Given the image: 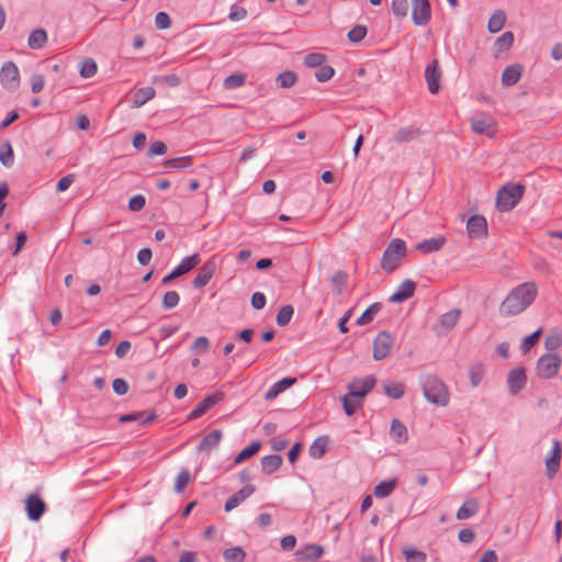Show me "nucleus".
Returning a JSON list of instances; mask_svg holds the SVG:
<instances>
[{
    "mask_svg": "<svg viewBox=\"0 0 562 562\" xmlns=\"http://www.w3.org/2000/svg\"><path fill=\"white\" fill-rule=\"evenodd\" d=\"M537 293L538 288L533 282H526L516 286L501 303L499 314L509 317L522 313L532 304Z\"/></svg>",
    "mask_w": 562,
    "mask_h": 562,
    "instance_id": "f257e3e1",
    "label": "nucleus"
},
{
    "mask_svg": "<svg viewBox=\"0 0 562 562\" xmlns=\"http://www.w3.org/2000/svg\"><path fill=\"white\" fill-rule=\"evenodd\" d=\"M423 394L426 400L438 406H447L450 395L446 384L435 375L426 374L419 378Z\"/></svg>",
    "mask_w": 562,
    "mask_h": 562,
    "instance_id": "f03ea898",
    "label": "nucleus"
},
{
    "mask_svg": "<svg viewBox=\"0 0 562 562\" xmlns=\"http://www.w3.org/2000/svg\"><path fill=\"white\" fill-rule=\"evenodd\" d=\"M406 255V244L404 240L396 238L393 239L385 248L381 267L386 272H393L401 263V260Z\"/></svg>",
    "mask_w": 562,
    "mask_h": 562,
    "instance_id": "7ed1b4c3",
    "label": "nucleus"
},
{
    "mask_svg": "<svg viewBox=\"0 0 562 562\" xmlns=\"http://www.w3.org/2000/svg\"><path fill=\"white\" fill-rule=\"evenodd\" d=\"M524 191L525 187L521 184L504 186L496 198L497 209L502 212L513 210L522 198Z\"/></svg>",
    "mask_w": 562,
    "mask_h": 562,
    "instance_id": "20e7f679",
    "label": "nucleus"
},
{
    "mask_svg": "<svg viewBox=\"0 0 562 562\" xmlns=\"http://www.w3.org/2000/svg\"><path fill=\"white\" fill-rule=\"evenodd\" d=\"M561 366V358L555 353H547L540 357L537 363V374L542 379L553 378Z\"/></svg>",
    "mask_w": 562,
    "mask_h": 562,
    "instance_id": "39448f33",
    "label": "nucleus"
},
{
    "mask_svg": "<svg viewBox=\"0 0 562 562\" xmlns=\"http://www.w3.org/2000/svg\"><path fill=\"white\" fill-rule=\"evenodd\" d=\"M0 83L7 90H15L20 85V71L13 61H5L0 69Z\"/></svg>",
    "mask_w": 562,
    "mask_h": 562,
    "instance_id": "423d86ee",
    "label": "nucleus"
},
{
    "mask_svg": "<svg viewBox=\"0 0 562 562\" xmlns=\"http://www.w3.org/2000/svg\"><path fill=\"white\" fill-rule=\"evenodd\" d=\"M471 128L474 133L494 137L496 134V122L493 117L486 114H479L471 119Z\"/></svg>",
    "mask_w": 562,
    "mask_h": 562,
    "instance_id": "0eeeda50",
    "label": "nucleus"
},
{
    "mask_svg": "<svg viewBox=\"0 0 562 562\" xmlns=\"http://www.w3.org/2000/svg\"><path fill=\"white\" fill-rule=\"evenodd\" d=\"M412 20L415 25L424 26L431 18V7L429 0H411Z\"/></svg>",
    "mask_w": 562,
    "mask_h": 562,
    "instance_id": "6e6552de",
    "label": "nucleus"
},
{
    "mask_svg": "<svg viewBox=\"0 0 562 562\" xmlns=\"http://www.w3.org/2000/svg\"><path fill=\"white\" fill-rule=\"evenodd\" d=\"M375 382H376V380L373 375H367L363 378H355L347 385L348 393H351L355 396H358V397L364 400V397L368 395V393L374 387Z\"/></svg>",
    "mask_w": 562,
    "mask_h": 562,
    "instance_id": "1a4fd4ad",
    "label": "nucleus"
},
{
    "mask_svg": "<svg viewBox=\"0 0 562 562\" xmlns=\"http://www.w3.org/2000/svg\"><path fill=\"white\" fill-rule=\"evenodd\" d=\"M201 261V257L199 254H193L191 256L184 257L180 263L172 269V271L162 278V283L166 284L170 282L172 279L181 277L189 271H191L194 267H196Z\"/></svg>",
    "mask_w": 562,
    "mask_h": 562,
    "instance_id": "9d476101",
    "label": "nucleus"
},
{
    "mask_svg": "<svg viewBox=\"0 0 562 562\" xmlns=\"http://www.w3.org/2000/svg\"><path fill=\"white\" fill-rule=\"evenodd\" d=\"M216 271V262L214 258L207 259L198 270L192 284L196 289L204 288L213 278Z\"/></svg>",
    "mask_w": 562,
    "mask_h": 562,
    "instance_id": "9b49d317",
    "label": "nucleus"
},
{
    "mask_svg": "<svg viewBox=\"0 0 562 562\" xmlns=\"http://www.w3.org/2000/svg\"><path fill=\"white\" fill-rule=\"evenodd\" d=\"M393 347V338L390 334L382 331L373 341V358L375 360H382L386 358Z\"/></svg>",
    "mask_w": 562,
    "mask_h": 562,
    "instance_id": "f8f14e48",
    "label": "nucleus"
},
{
    "mask_svg": "<svg viewBox=\"0 0 562 562\" xmlns=\"http://www.w3.org/2000/svg\"><path fill=\"white\" fill-rule=\"evenodd\" d=\"M562 456V446L559 440H554L551 450L546 457V470L548 477H553L560 468Z\"/></svg>",
    "mask_w": 562,
    "mask_h": 562,
    "instance_id": "ddd939ff",
    "label": "nucleus"
},
{
    "mask_svg": "<svg viewBox=\"0 0 562 562\" xmlns=\"http://www.w3.org/2000/svg\"><path fill=\"white\" fill-rule=\"evenodd\" d=\"M324 554V549L321 544H304L300 547L295 553V560L297 562H313L319 559Z\"/></svg>",
    "mask_w": 562,
    "mask_h": 562,
    "instance_id": "4468645a",
    "label": "nucleus"
},
{
    "mask_svg": "<svg viewBox=\"0 0 562 562\" xmlns=\"http://www.w3.org/2000/svg\"><path fill=\"white\" fill-rule=\"evenodd\" d=\"M46 505L36 494H31L25 502V509L30 520L37 521L43 516Z\"/></svg>",
    "mask_w": 562,
    "mask_h": 562,
    "instance_id": "2eb2a0df",
    "label": "nucleus"
},
{
    "mask_svg": "<svg viewBox=\"0 0 562 562\" xmlns=\"http://www.w3.org/2000/svg\"><path fill=\"white\" fill-rule=\"evenodd\" d=\"M467 232L472 238H482L487 235V222L482 215H472L467 222Z\"/></svg>",
    "mask_w": 562,
    "mask_h": 562,
    "instance_id": "dca6fc26",
    "label": "nucleus"
},
{
    "mask_svg": "<svg viewBox=\"0 0 562 562\" xmlns=\"http://www.w3.org/2000/svg\"><path fill=\"white\" fill-rule=\"evenodd\" d=\"M425 78L427 81L428 90L435 94L440 89L441 71L438 60H432L425 69Z\"/></svg>",
    "mask_w": 562,
    "mask_h": 562,
    "instance_id": "f3484780",
    "label": "nucleus"
},
{
    "mask_svg": "<svg viewBox=\"0 0 562 562\" xmlns=\"http://www.w3.org/2000/svg\"><path fill=\"white\" fill-rule=\"evenodd\" d=\"M223 395L220 392L212 393L204 397L189 414L188 419H196L201 417L209 408L217 404L222 400Z\"/></svg>",
    "mask_w": 562,
    "mask_h": 562,
    "instance_id": "a211bd4d",
    "label": "nucleus"
},
{
    "mask_svg": "<svg viewBox=\"0 0 562 562\" xmlns=\"http://www.w3.org/2000/svg\"><path fill=\"white\" fill-rule=\"evenodd\" d=\"M526 372L524 368L513 369L507 376V384L512 394H517L526 384Z\"/></svg>",
    "mask_w": 562,
    "mask_h": 562,
    "instance_id": "6ab92c4d",
    "label": "nucleus"
},
{
    "mask_svg": "<svg viewBox=\"0 0 562 562\" xmlns=\"http://www.w3.org/2000/svg\"><path fill=\"white\" fill-rule=\"evenodd\" d=\"M416 284L411 280L403 281L397 290L390 296V302L401 303L411 299L415 293Z\"/></svg>",
    "mask_w": 562,
    "mask_h": 562,
    "instance_id": "aec40b11",
    "label": "nucleus"
},
{
    "mask_svg": "<svg viewBox=\"0 0 562 562\" xmlns=\"http://www.w3.org/2000/svg\"><path fill=\"white\" fill-rule=\"evenodd\" d=\"M446 244L445 236L425 239L415 246V249L422 254H432L439 251Z\"/></svg>",
    "mask_w": 562,
    "mask_h": 562,
    "instance_id": "412c9836",
    "label": "nucleus"
},
{
    "mask_svg": "<svg viewBox=\"0 0 562 562\" xmlns=\"http://www.w3.org/2000/svg\"><path fill=\"white\" fill-rule=\"evenodd\" d=\"M255 492L254 486L246 485L237 493L233 494L225 503L224 509L225 512H231L236 508L241 502L248 498Z\"/></svg>",
    "mask_w": 562,
    "mask_h": 562,
    "instance_id": "4be33fe9",
    "label": "nucleus"
},
{
    "mask_svg": "<svg viewBox=\"0 0 562 562\" xmlns=\"http://www.w3.org/2000/svg\"><path fill=\"white\" fill-rule=\"evenodd\" d=\"M480 503L476 498L467 499L458 509L456 517L458 520H465L477 514Z\"/></svg>",
    "mask_w": 562,
    "mask_h": 562,
    "instance_id": "5701e85b",
    "label": "nucleus"
},
{
    "mask_svg": "<svg viewBox=\"0 0 562 562\" xmlns=\"http://www.w3.org/2000/svg\"><path fill=\"white\" fill-rule=\"evenodd\" d=\"M522 67L520 65L507 66L502 74V83L505 87H510L517 83L521 77Z\"/></svg>",
    "mask_w": 562,
    "mask_h": 562,
    "instance_id": "b1692460",
    "label": "nucleus"
},
{
    "mask_svg": "<svg viewBox=\"0 0 562 562\" xmlns=\"http://www.w3.org/2000/svg\"><path fill=\"white\" fill-rule=\"evenodd\" d=\"M157 418L155 413L146 414L145 412H137L124 414L119 417L120 423L138 422L142 426L153 423Z\"/></svg>",
    "mask_w": 562,
    "mask_h": 562,
    "instance_id": "393cba45",
    "label": "nucleus"
},
{
    "mask_svg": "<svg viewBox=\"0 0 562 562\" xmlns=\"http://www.w3.org/2000/svg\"><path fill=\"white\" fill-rule=\"evenodd\" d=\"M390 436L396 443H405L408 440V431L406 426L398 419L391 423Z\"/></svg>",
    "mask_w": 562,
    "mask_h": 562,
    "instance_id": "a878e982",
    "label": "nucleus"
},
{
    "mask_svg": "<svg viewBox=\"0 0 562 562\" xmlns=\"http://www.w3.org/2000/svg\"><path fill=\"white\" fill-rule=\"evenodd\" d=\"M222 439V432L218 429L212 430L199 443V451H211L217 448Z\"/></svg>",
    "mask_w": 562,
    "mask_h": 562,
    "instance_id": "bb28decb",
    "label": "nucleus"
},
{
    "mask_svg": "<svg viewBox=\"0 0 562 562\" xmlns=\"http://www.w3.org/2000/svg\"><path fill=\"white\" fill-rule=\"evenodd\" d=\"M344 411L347 416L353 415L363 404V398L347 393L342 398Z\"/></svg>",
    "mask_w": 562,
    "mask_h": 562,
    "instance_id": "cd10ccee",
    "label": "nucleus"
},
{
    "mask_svg": "<svg viewBox=\"0 0 562 562\" xmlns=\"http://www.w3.org/2000/svg\"><path fill=\"white\" fill-rule=\"evenodd\" d=\"M155 97V89L153 87L139 88L133 95V104L136 108L143 106L146 102Z\"/></svg>",
    "mask_w": 562,
    "mask_h": 562,
    "instance_id": "c85d7f7f",
    "label": "nucleus"
},
{
    "mask_svg": "<svg viewBox=\"0 0 562 562\" xmlns=\"http://www.w3.org/2000/svg\"><path fill=\"white\" fill-rule=\"evenodd\" d=\"M47 42V33L44 29H36L32 31L27 38V45L32 49L42 48Z\"/></svg>",
    "mask_w": 562,
    "mask_h": 562,
    "instance_id": "c756f323",
    "label": "nucleus"
},
{
    "mask_svg": "<svg viewBox=\"0 0 562 562\" xmlns=\"http://www.w3.org/2000/svg\"><path fill=\"white\" fill-rule=\"evenodd\" d=\"M168 172L186 169L192 166V158L190 156L178 157L168 159L164 162Z\"/></svg>",
    "mask_w": 562,
    "mask_h": 562,
    "instance_id": "7c9ffc66",
    "label": "nucleus"
},
{
    "mask_svg": "<svg viewBox=\"0 0 562 562\" xmlns=\"http://www.w3.org/2000/svg\"><path fill=\"white\" fill-rule=\"evenodd\" d=\"M459 318H460V312L458 310H453V311L445 313L443 315H441V317L439 319L440 329L442 331L452 329L457 325Z\"/></svg>",
    "mask_w": 562,
    "mask_h": 562,
    "instance_id": "2f4dec72",
    "label": "nucleus"
},
{
    "mask_svg": "<svg viewBox=\"0 0 562 562\" xmlns=\"http://www.w3.org/2000/svg\"><path fill=\"white\" fill-rule=\"evenodd\" d=\"M505 22H506L505 12L502 10H497L491 15L488 23H487V30L491 33H497L504 27Z\"/></svg>",
    "mask_w": 562,
    "mask_h": 562,
    "instance_id": "473e14b6",
    "label": "nucleus"
},
{
    "mask_svg": "<svg viewBox=\"0 0 562 562\" xmlns=\"http://www.w3.org/2000/svg\"><path fill=\"white\" fill-rule=\"evenodd\" d=\"M514 43V34L509 31L503 33L494 43L495 55L508 50Z\"/></svg>",
    "mask_w": 562,
    "mask_h": 562,
    "instance_id": "72a5a7b5",
    "label": "nucleus"
},
{
    "mask_svg": "<svg viewBox=\"0 0 562 562\" xmlns=\"http://www.w3.org/2000/svg\"><path fill=\"white\" fill-rule=\"evenodd\" d=\"M420 135V132L417 128L408 127L398 130L394 136L393 140L397 144L412 142Z\"/></svg>",
    "mask_w": 562,
    "mask_h": 562,
    "instance_id": "f704fd0d",
    "label": "nucleus"
},
{
    "mask_svg": "<svg viewBox=\"0 0 562 562\" xmlns=\"http://www.w3.org/2000/svg\"><path fill=\"white\" fill-rule=\"evenodd\" d=\"M396 487V479L380 482L373 491L375 497L384 498L389 496Z\"/></svg>",
    "mask_w": 562,
    "mask_h": 562,
    "instance_id": "c9c22d12",
    "label": "nucleus"
},
{
    "mask_svg": "<svg viewBox=\"0 0 562 562\" xmlns=\"http://www.w3.org/2000/svg\"><path fill=\"white\" fill-rule=\"evenodd\" d=\"M328 448V439L326 437L317 438L310 447V454L314 459L322 458Z\"/></svg>",
    "mask_w": 562,
    "mask_h": 562,
    "instance_id": "e433bc0d",
    "label": "nucleus"
},
{
    "mask_svg": "<svg viewBox=\"0 0 562 562\" xmlns=\"http://www.w3.org/2000/svg\"><path fill=\"white\" fill-rule=\"evenodd\" d=\"M485 367L482 363H474L469 369V379L473 387H476L482 382L485 375Z\"/></svg>",
    "mask_w": 562,
    "mask_h": 562,
    "instance_id": "4c0bfd02",
    "label": "nucleus"
},
{
    "mask_svg": "<svg viewBox=\"0 0 562 562\" xmlns=\"http://www.w3.org/2000/svg\"><path fill=\"white\" fill-rule=\"evenodd\" d=\"M406 562H426L427 554L423 551L416 550L413 547H404L402 549Z\"/></svg>",
    "mask_w": 562,
    "mask_h": 562,
    "instance_id": "58836bf2",
    "label": "nucleus"
},
{
    "mask_svg": "<svg viewBox=\"0 0 562 562\" xmlns=\"http://www.w3.org/2000/svg\"><path fill=\"white\" fill-rule=\"evenodd\" d=\"M281 467V456H267L261 460V468L265 473H272Z\"/></svg>",
    "mask_w": 562,
    "mask_h": 562,
    "instance_id": "ea45409f",
    "label": "nucleus"
},
{
    "mask_svg": "<svg viewBox=\"0 0 562 562\" xmlns=\"http://www.w3.org/2000/svg\"><path fill=\"white\" fill-rule=\"evenodd\" d=\"M245 557L246 552L241 547L229 548L223 552V558L226 562H243Z\"/></svg>",
    "mask_w": 562,
    "mask_h": 562,
    "instance_id": "a19ab883",
    "label": "nucleus"
},
{
    "mask_svg": "<svg viewBox=\"0 0 562 562\" xmlns=\"http://www.w3.org/2000/svg\"><path fill=\"white\" fill-rule=\"evenodd\" d=\"M380 304L375 303V304H372L370 305L361 315L360 317L357 319V324L360 325V326H363V325H367L369 323H371L374 318V316L378 314V312L380 311Z\"/></svg>",
    "mask_w": 562,
    "mask_h": 562,
    "instance_id": "79ce46f5",
    "label": "nucleus"
},
{
    "mask_svg": "<svg viewBox=\"0 0 562 562\" xmlns=\"http://www.w3.org/2000/svg\"><path fill=\"white\" fill-rule=\"evenodd\" d=\"M190 479H191V475H190V472L188 469H182L177 477H176V482H175V492L180 494L184 491L186 486L189 484L190 482Z\"/></svg>",
    "mask_w": 562,
    "mask_h": 562,
    "instance_id": "37998d69",
    "label": "nucleus"
},
{
    "mask_svg": "<svg viewBox=\"0 0 562 562\" xmlns=\"http://www.w3.org/2000/svg\"><path fill=\"white\" fill-rule=\"evenodd\" d=\"M260 449V442L254 441L248 447L244 448L235 458V463H240L248 458L252 457Z\"/></svg>",
    "mask_w": 562,
    "mask_h": 562,
    "instance_id": "c03bdc74",
    "label": "nucleus"
},
{
    "mask_svg": "<svg viewBox=\"0 0 562 562\" xmlns=\"http://www.w3.org/2000/svg\"><path fill=\"white\" fill-rule=\"evenodd\" d=\"M383 389L385 394L393 398H401L404 395V385L398 382L385 383Z\"/></svg>",
    "mask_w": 562,
    "mask_h": 562,
    "instance_id": "a18cd8bd",
    "label": "nucleus"
},
{
    "mask_svg": "<svg viewBox=\"0 0 562 562\" xmlns=\"http://www.w3.org/2000/svg\"><path fill=\"white\" fill-rule=\"evenodd\" d=\"M392 12L398 19H404L408 14V1L407 0H392Z\"/></svg>",
    "mask_w": 562,
    "mask_h": 562,
    "instance_id": "49530a36",
    "label": "nucleus"
},
{
    "mask_svg": "<svg viewBox=\"0 0 562 562\" xmlns=\"http://www.w3.org/2000/svg\"><path fill=\"white\" fill-rule=\"evenodd\" d=\"M80 76L83 78H91L97 72V64L93 59H85L80 67Z\"/></svg>",
    "mask_w": 562,
    "mask_h": 562,
    "instance_id": "de8ad7c7",
    "label": "nucleus"
},
{
    "mask_svg": "<svg viewBox=\"0 0 562 562\" xmlns=\"http://www.w3.org/2000/svg\"><path fill=\"white\" fill-rule=\"evenodd\" d=\"M180 296L177 291H168L162 297V307L165 310H171L179 304Z\"/></svg>",
    "mask_w": 562,
    "mask_h": 562,
    "instance_id": "09e8293b",
    "label": "nucleus"
},
{
    "mask_svg": "<svg viewBox=\"0 0 562 562\" xmlns=\"http://www.w3.org/2000/svg\"><path fill=\"white\" fill-rule=\"evenodd\" d=\"M367 35V27L364 25H356L348 32V40L352 43H359Z\"/></svg>",
    "mask_w": 562,
    "mask_h": 562,
    "instance_id": "8fccbe9b",
    "label": "nucleus"
},
{
    "mask_svg": "<svg viewBox=\"0 0 562 562\" xmlns=\"http://www.w3.org/2000/svg\"><path fill=\"white\" fill-rule=\"evenodd\" d=\"M326 61V56L321 53L307 54L304 58V64L307 67H319Z\"/></svg>",
    "mask_w": 562,
    "mask_h": 562,
    "instance_id": "3c124183",
    "label": "nucleus"
},
{
    "mask_svg": "<svg viewBox=\"0 0 562 562\" xmlns=\"http://www.w3.org/2000/svg\"><path fill=\"white\" fill-rule=\"evenodd\" d=\"M245 83V76L244 75H231L225 78L224 80V87L226 89H235Z\"/></svg>",
    "mask_w": 562,
    "mask_h": 562,
    "instance_id": "603ef678",
    "label": "nucleus"
},
{
    "mask_svg": "<svg viewBox=\"0 0 562 562\" xmlns=\"http://www.w3.org/2000/svg\"><path fill=\"white\" fill-rule=\"evenodd\" d=\"M541 333H542V329L539 328L538 330H536L531 335L525 337V339L522 340V344H521V349H522L524 352L528 351L529 349H531L537 344V341L540 338Z\"/></svg>",
    "mask_w": 562,
    "mask_h": 562,
    "instance_id": "864d4df0",
    "label": "nucleus"
},
{
    "mask_svg": "<svg viewBox=\"0 0 562 562\" xmlns=\"http://www.w3.org/2000/svg\"><path fill=\"white\" fill-rule=\"evenodd\" d=\"M335 70L330 66H323L315 72V78L319 82H326L333 78Z\"/></svg>",
    "mask_w": 562,
    "mask_h": 562,
    "instance_id": "5fc2aeb1",
    "label": "nucleus"
},
{
    "mask_svg": "<svg viewBox=\"0 0 562 562\" xmlns=\"http://www.w3.org/2000/svg\"><path fill=\"white\" fill-rule=\"evenodd\" d=\"M146 199L143 194H136L128 201V209L133 212H138L144 209Z\"/></svg>",
    "mask_w": 562,
    "mask_h": 562,
    "instance_id": "6e6d98bb",
    "label": "nucleus"
},
{
    "mask_svg": "<svg viewBox=\"0 0 562 562\" xmlns=\"http://www.w3.org/2000/svg\"><path fill=\"white\" fill-rule=\"evenodd\" d=\"M45 86V77L42 74H34L31 77V89L33 93H38Z\"/></svg>",
    "mask_w": 562,
    "mask_h": 562,
    "instance_id": "4d7b16f0",
    "label": "nucleus"
},
{
    "mask_svg": "<svg viewBox=\"0 0 562 562\" xmlns=\"http://www.w3.org/2000/svg\"><path fill=\"white\" fill-rule=\"evenodd\" d=\"M209 346H210L209 339L205 336H200L194 340L191 349L194 352L203 353L209 349Z\"/></svg>",
    "mask_w": 562,
    "mask_h": 562,
    "instance_id": "13d9d810",
    "label": "nucleus"
},
{
    "mask_svg": "<svg viewBox=\"0 0 562 562\" xmlns=\"http://www.w3.org/2000/svg\"><path fill=\"white\" fill-rule=\"evenodd\" d=\"M155 24L160 30H166L171 25V19L166 12H158L155 16Z\"/></svg>",
    "mask_w": 562,
    "mask_h": 562,
    "instance_id": "bf43d9fd",
    "label": "nucleus"
},
{
    "mask_svg": "<svg viewBox=\"0 0 562 562\" xmlns=\"http://www.w3.org/2000/svg\"><path fill=\"white\" fill-rule=\"evenodd\" d=\"M246 15H247L246 9H244L241 7L233 5L231 8L228 19L233 22H237V21L245 19Z\"/></svg>",
    "mask_w": 562,
    "mask_h": 562,
    "instance_id": "052dcab7",
    "label": "nucleus"
},
{
    "mask_svg": "<svg viewBox=\"0 0 562 562\" xmlns=\"http://www.w3.org/2000/svg\"><path fill=\"white\" fill-rule=\"evenodd\" d=\"M166 151H167L166 144L164 142L156 140L150 145L149 150H148V156L149 157L159 156V155L166 154Z\"/></svg>",
    "mask_w": 562,
    "mask_h": 562,
    "instance_id": "680f3d73",
    "label": "nucleus"
},
{
    "mask_svg": "<svg viewBox=\"0 0 562 562\" xmlns=\"http://www.w3.org/2000/svg\"><path fill=\"white\" fill-rule=\"evenodd\" d=\"M14 156L10 144H7V151H0V161L4 167H11L13 165Z\"/></svg>",
    "mask_w": 562,
    "mask_h": 562,
    "instance_id": "e2e57ef3",
    "label": "nucleus"
},
{
    "mask_svg": "<svg viewBox=\"0 0 562 562\" xmlns=\"http://www.w3.org/2000/svg\"><path fill=\"white\" fill-rule=\"evenodd\" d=\"M562 345V338L559 335L552 334L546 337L544 346L549 350H554Z\"/></svg>",
    "mask_w": 562,
    "mask_h": 562,
    "instance_id": "0e129e2a",
    "label": "nucleus"
},
{
    "mask_svg": "<svg viewBox=\"0 0 562 562\" xmlns=\"http://www.w3.org/2000/svg\"><path fill=\"white\" fill-rule=\"evenodd\" d=\"M112 387L117 395H125L128 391L127 382L121 378L114 379Z\"/></svg>",
    "mask_w": 562,
    "mask_h": 562,
    "instance_id": "69168bd1",
    "label": "nucleus"
},
{
    "mask_svg": "<svg viewBox=\"0 0 562 562\" xmlns=\"http://www.w3.org/2000/svg\"><path fill=\"white\" fill-rule=\"evenodd\" d=\"M266 305V296L261 292H255L251 296V306L255 310H261Z\"/></svg>",
    "mask_w": 562,
    "mask_h": 562,
    "instance_id": "338daca9",
    "label": "nucleus"
},
{
    "mask_svg": "<svg viewBox=\"0 0 562 562\" xmlns=\"http://www.w3.org/2000/svg\"><path fill=\"white\" fill-rule=\"evenodd\" d=\"M153 254L150 248H142L137 254L139 265L147 266L151 260Z\"/></svg>",
    "mask_w": 562,
    "mask_h": 562,
    "instance_id": "774afa93",
    "label": "nucleus"
}]
</instances>
